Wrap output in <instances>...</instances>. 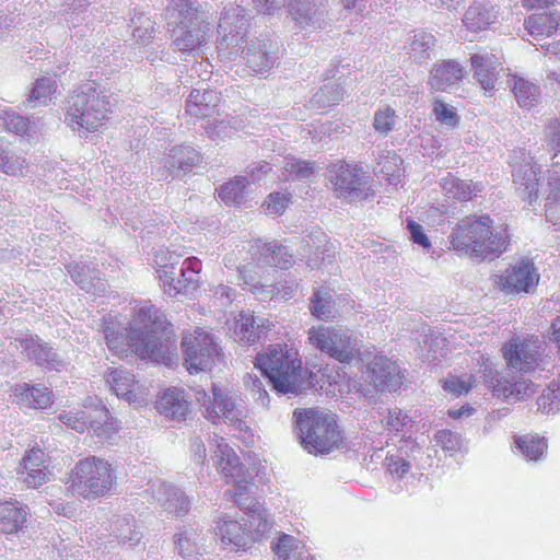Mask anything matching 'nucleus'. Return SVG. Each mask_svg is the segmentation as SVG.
Listing matches in <instances>:
<instances>
[{
    "instance_id": "nucleus-44",
    "label": "nucleus",
    "mask_w": 560,
    "mask_h": 560,
    "mask_svg": "<svg viewBox=\"0 0 560 560\" xmlns=\"http://www.w3.org/2000/svg\"><path fill=\"white\" fill-rule=\"evenodd\" d=\"M106 382L110 385L112 389L118 397L127 400L135 398L133 387L136 384L135 375L127 370L113 369L106 375Z\"/></svg>"
},
{
    "instance_id": "nucleus-52",
    "label": "nucleus",
    "mask_w": 560,
    "mask_h": 560,
    "mask_svg": "<svg viewBox=\"0 0 560 560\" xmlns=\"http://www.w3.org/2000/svg\"><path fill=\"white\" fill-rule=\"evenodd\" d=\"M334 303L328 292L315 291L311 299V312L320 319L332 317Z\"/></svg>"
},
{
    "instance_id": "nucleus-38",
    "label": "nucleus",
    "mask_w": 560,
    "mask_h": 560,
    "mask_svg": "<svg viewBox=\"0 0 560 560\" xmlns=\"http://www.w3.org/2000/svg\"><path fill=\"white\" fill-rule=\"evenodd\" d=\"M360 355L359 339L349 330L337 329L329 358L350 364Z\"/></svg>"
},
{
    "instance_id": "nucleus-19",
    "label": "nucleus",
    "mask_w": 560,
    "mask_h": 560,
    "mask_svg": "<svg viewBox=\"0 0 560 560\" xmlns=\"http://www.w3.org/2000/svg\"><path fill=\"white\" fill-rule=\"evenodd\" d=\"M522 156L523 163L515 165L513 168V182L517 185V189L522 190L524 198L528 200L529 205L534 206L538 200L541 165L533 156H527L525 152H522Z\"/></svg>"
},
{
    "instance_id": "nucleus-32",
    "label": "nucleus",
    "mask_w": 560,
    "mask_h": 560,
    "mask_svg": "<svg viewBox=\"0 0 560 560\" xmlns=\"http://www.w3.org/2000/svg\"><path fill=\"white\" fill-rule=\"evenodd\" d=\"M30 510L19 501L0 502V533L16 534L25 525Z\"/></svg>"
},
{
    "instance_id": "nucleus-4",
    "label": "nucleus",
    "mask_w": 560,
    "mask_h": 560,
    "mask_svg": "<svg viewBox=\"0 0 560 560\" xmlns=\"http://www.w3.org/2000/svg\"><path fill=\"white\" fill-rule=\"evenodd\" d=\"M65 124L79 137L97 131L110 112L109 94L96 81L75 89L67 98Z\"/></svg>"
},
{
    "instance_id": "nucleus-49",
    "label": "nucleus",
    "mask_w": 560,
    "mask_h": 560,
    "mask_svg": "<svg viewBox=\"0 0 560 560\" xmlns=\"http://www.w3.org/2000/svg\"><path fill=\"white\" fill-rule=\"evenodd\" d=\"M248 180L244 176H235L230 182L223 184L219 189V198L226 206H238L245 197V189Z\"/></svg>"
},
{
    "instance_id": "nucleus-53",
    "label": "nucleus",
    "mask_w": 560,
    "mask_h": 560,
    "mask_svg": "<svg viewBox=\"0 0 560 560\" xmlns=\"http://www.w3.org/2000/svg\"><path fill=\"white\" fill-rule=\"evenodd\" d=\"M434 441L438 446L450 453V455L458 453L463 447L462 435L447 429L439 430L434 435Z\"/></svg>"
},
{
    "instance_id": "nucleus-50",
    "label": "nucleus",
    "mask_w": 560,
    "mask_h": 560,
    "mask_svg": "<svg viewBox=\"0 0 560 560\" xmlns=\"http://www.w3.org/2000/svg\"><path fill=\"white\" fill-rule=\"evenodd\" d=\"M336 335L337 328L335 327H312L308 330V342L312 345V347L329 357Z\"/></svg>"
},
{
    "instance_id": "nucleus-30",
    "label": "nucleus",
    "mask_w": 560,
    "mask_h": 560,
    "mask_svg": "<svg viewBox=\"0 0 560 560\" xmlns=\"http://www.w3.org/2000/svg\"><path fill=\"white\" fill-rule=\"evenodd\" d=\"M497 18L494 3L489 0H474L464 14L463 23L468 30L478 32L494 23Z\"/></svg>"
},
{
    "instance_id": "nucleus-7",
    "label": "nucleus",
    "mask_w": 560,
    "mask_h": 560,
    "mask_svg": "<svg viewBox=\"0 0 560 560\" xmlns=\"http://www.w3.org/2000/svg\"><path fill=\"white\" fill-rule=\"evenodd\" d=\"M298 436L311 454H327L342 443L341 432L332 415L315 409H296L293 412Z\"/></svg>"
},
{
    "instance_id": "nucleus-61",
    "label": "nucleus",
    "mask_w": 560,
    "mask_h": 560,
    "mask_svg": "<svg viewBox=\"0 0 560 560\" xmlns=\"http://www.w3.org/2000/svg\"><path fill=\"white\" fill-rule=\"evenodd\" d=\"M18 475L28 488L34 489L40 487L48 480L46 467L30 470H18Z\"/></svg>"
},
{
    "instance_id": "nucleus-42",
    "label": "nucleus",
    "mask_w": 560,
    "mask_h": 560,
    "mask_svg": "<svg viewBox=\"0 0 560 560\" xmlns=\"http://www.w3.org/2000/svg\"><path fill=\"white\" fill-rule=\"evenodd\" d=\"M56 80L50 77L37 79L30 90L26 100L23 102L25 108H36L37 106H47L56 92Z\"/></svg>"
},
{
    "instance_id": "nucleus-24",
    "label": "nucleus",
    "mask_w": 560,
    "mask_h": 560,
    "mask_svg": "<svg viewBox=\"0 0 560 560\" xmlns=\"http://www.w3.org/2000/svg\"><path fill=\"white\" fill-rule=\"evenodd\" d=\"M268 329V319L256 318L250 312L242 311L234 320V340L243 345H254Z\"/></svg>"
},
{
    "instance_id": "nucleus-27",
    "label": "nucleus",
    "mask_w": 560,
    "mask_h": 560,
    "mask_svg": "<svg viewBox=\"0 0 560 560\" xmlns=\"http://www.w3.org/2000/svg\"><path fill=\"white\" fill-rule=\"evenodd\" d=\"M345 75L336 78V73L328 77L319 90L312 96L311 106L315 109L324 110L330 106L339 104L347 94L345 88Z\"/></svg>"
},
{
    "instance_id": "nucleus-41",
    "label": "nucleus",
    "mask_w": 560,
    "mask_h": 560,
    "mask_svg": "<svg viewBox=\"0 0 560 560\" xmlns=\"http://www.w3.org/2000/svg\"><path fill=\"white\" fill-rule=\"evenodd\" d=\"M160 491L163 497L159 500L167 513L184 516L189 512L191 502L182 489L171 483H163Z\"/></svg>"
},
{
    "instance_id": "nucleus-21",
    "label": "nucleus",
    "mask_w": 560,
    "mask_h": 560,
    "mask_svg": "<svg viewBox=\"0 0 560 560\" xmlns=\"http://www.w3.org/2000/svg\"><path fill=\"white\" fill-rule=\"evenodd\" d=\"M366 375L375 387L382 390L395 392L401 385L399 366L385 355H375L369 363Z\"/></svg>"
},
{
    "instance_id": "nucleus-51",
    "label": "nucleus",
    "mask_w": 560,
    "mask_h": 560,
    "mask_svg": "<svg viewBox=\"0 0 560 560\" xmlns=\"http://www.w3.org/2000/svg\"><path fill=\"white\" fill-rule=\"evenodd\" d=\"M396 110L389 106H382L376 109L373 117V128L380 136H387L395 129L397 124Z\"/></svg>"
},
{
    "instance_id": "nucleus-54",
    "label": "nucleus",
    "mask_w": 560,
    "mask_h": 560,
    "mask_svg": "<svg viewBox=\"0 0 560 560\" xmlns=\"http://www.w3.org/2000/svg\"><path fill=\"white\" fill-rule=\"evenodd\" d=\"M405 455L410 456L407 452H404L400 447L397 454H387L385 458V466L392 476H396L398 479H402L405 475L410 470V462L405 458Z\"/></svg>"
},
{
    "instance_id": "nucleus-17",
    "label": "nucleus",
    "mask_w": 560,
    "mask_h": 560,
    "mask_svg": "<svg viewBox=\"0 0 560 560\" xmlns=\"http://www.w3.org/2000/svg\"><path fill=\"white\" fill-rule=\"evenodd\" d=\"M244 54L243 59L246 65L257 73H266L272 69L280 60V47L277 42L270 38H256L250 40L246 50L240 48Z\"/></svg>"
},
{
    "instance_id": "nucleus-28",
    "label": "nucleus",
    "mask_w": 560,
    "mask_h": 560,
    "mask_svg": "<svg viewBox=\"0 0 560 560\" xmlns=\"http://www.w3.org/2000/svg\"><path fill=\"white\" fill-rule=\"evenodd\" d=\"M201 161L200 153L190 145H177L170 150L165 159V167L173 177L187 174Z\"/></svg>"
},
{
    "instance_id": "nucleus-58",
    "label": "nucleus",
    "mask_w": 560,
    "mask_h": 560,
    "mask_svg": "<svg viewBox=\"0 0 560 560\" xmlns=\"http://www.w3.org/2000/svg\"><path fill=\"white\" fill-rule=\"evenodd\" d=\"M244 384L250 392L253 398L262 407H267L270 402L269 394L266 390L262 381L255 374H246Z\"/></svg>"
},
{
    "instance_id": "nucleus-20",
    "label": "nucleus",
    "mask_w": 560,
    "mask_h": 560,
    "mask_svg": "<svg viewBox=\"0 0 560 560\" xmlns=\"http://www.w3.org/2000/svg\"><path fill=\"white\" fill-rule=\"evenodd\" d=\"M91 3V0H66L67 23L70 28H73L72 37L81 38L88 36L93 21H103L104 13L102 10L93 8L88 11V7Z\"/></svg>"
},
{
    "instance_id": "nucleus-14",
    "label": "nucleus",
    "mask_w": 560,
    "mask_h": 560,
    "mask_svg": "<svg viewBox=\"0 0 560 560\" xmlns=\"http://www.w3.org/2000/svg\"><path fill=\"white\" fill-rule=\"evenodd\" d=\"M182 348L184 365L190 374L211 370L215 359L221 354L213 336L201 329L185 336Z\"/></svg>"
},
{
    "instance_id": "nucleus-43",
    "label": "nucleus",
    "mask_w": 560,
    "mask_h": 560,
    "mask_svg": "<svg viewBox=\"0 0 560 560\" xmlns=\"http://www.w3.org/2000/svg\"><path fill=\"white\" fill-rule=\"evenodd\" d=\"M110 536H114L120 544L137 545L142 534L137 529L132 515L116 516L110 523Z\"/></svg>"
},
{
    "instance_id": "nucleus-63",
    "label": "nucleus",
    "mask_w": 560,
    "mask_h": 560,
    "mask_svg": "<svg viewBox=\"0 0 560 560\" xmlns=\"http://www.w3.org/2000/svg\"><path fill=\"white\" fill-rule=\"evenodd\" d=\"M545 138L548 147L556 152L560 149V118L549 120L545 129Z\"/></svg>"
},
{
    "instance_id": "nucleus-25",
    "label": "nucleus",
    "mask_w": 560,
    "mask_h": 560,
    "mask_svg": "<svg viewBox=\"0 0 560 560\" xmlns=\"http://www.w3.org/2000/svg\"><path fill=\"white\" fill-rule=\"evenodd\" d=\"M72 281L81 290L93 295H101L105 292L106 285L100 278V272L88 262L72 261L66 266Z\"/></svg>"
},
{
    "instance_id": "nucleus-35",
    "label": "nucleus",
    "mask_w": 560,
    "mask_h": 560,
    "mask_svg": "<svg viewBox=\"0 0 560 560\" xmlns=\"http://www.w3.org/2000/svg\"><path fill=\"white\" fill-rule=\"evenodd\" d=\"M156 409L160 413L173 420H184L189 410L185 393L178 388H168L159 397Z\"/></svg>"
},
{
    "instance_id": "nucleus-62",
    "label": "nucleus",
    "mask_w": 560,
    "mask_h": 560,
    "mask_svg": "<svg viewBox=\"0 0 560 560\" xmlns=\"http://www.w3.org/2000/svg\"><path fill=\"white\" fill-rule=\"evenodd\" d=\"M43 467H45L44 452L39 448H32L22 457L18 470H30Z\"/></svg>"
},
{
    "instance_id": "nucleus-33",
    "label": "nucleus",
    "mask_w": 560,
    "mask_h": 560,
    "mask_svg": "<svg viewBox=\"0 0 560 560\" xmlns=\"http://www.w3.org/2000/svg\"><path fill=\"white\" fill-rule=\"evenodd\" d=\"M220 103V95L210 89H194L186 101V113L196 118L211 116Z\"/></svg>"
},
{
    "instance_id": "nucleus-6",
    "label": "nucleus",
    "mask_w": 560,
    "mask_h": 560,
    "mask_svg": "<svg viewBox=\"0 0 560 560\" xmlns=\"http://www.w3.org/2000/svg\"><path fill=\"white\" fill-rule=\"evenodd\" d=\"M153 267L164 293L172 298L192 292L199 285L202 265L197 257L182 259V255L161 248L154 254Z\"/></svg>"
},
{
    "instance_id": "nucleus-60",
    "label": "nucleus",
    "mask_w": 560,
    "mask_h": 560,
    "mask_svg": "<svg viewBox=\"0 0 560 560\" xmlns=\"http://www.w3.org/2000/svg\"><path fill=\"white\" fill-rule=\"evenodd\" d=\"M492 393L498 398L511 399L513 395V378L497 374L489 382Z\"/></svg>"
},
{
    "instance_id": "nucleus-55",
    "label": "nucleus",
    "mask_w": 560,
    "mask_h": 560,
    "mask_svg": "<svg viewBox=\"0 0 560 560\" xmlns=\"http://www.w3.org/2000/svg\"><path fill=\"white\" fill-rule=\"evenodd\" d=\"M284 170L294 180H310L315 173V163L302 160H290L285 163Z\"/></svg>"
},
{
    "instance_id": "nucleus-11",
    "label": "nucleus",
    "mask_w": 560,
    "mask_h": 560,
    "mask_svg": "<svg viewBox=\"0 0 560 560\" xmlns=\"http://www.w3.org/2000/svg\"><path fill=\"white\" fill-rule=\"evenodd\" d=\"M96 401L97 405L92 410L63 411L58 415V420L77 432L82 433L88 429L101 440H112L118 432L119 425L102 400L96 399Z\"/></svg>"
},
{
    "instance_id": "nucleus-48",
    "label": "nucleus",
    "mask_w": 560,
    "mask_h": 560,
    "mask_svg": "<svg viewBox=\"0 0 560 560\" xmlns=\"http://www.w3.org/2000/svg\"><path fill=\"white\" fill-rule=\"evenodd\" d=\"M515 447L521 452V454L527 459L537 462L539 460L546 450L547 442L544 438L534 436V435H522L515 438Z\"/></svg>"
},
{
    "instance_id": "nucleus-5",
    "label": "nucleus",
    "mask_w": 560,
    "mask_h": 560,
    "mask_svg": "<svg viewBox=\"0 0 560 560\" xmlns=\"http://www.w3.org/2000/svg\"><path fill=\"white\" fill-rule=\"evenodd\" d=\"M255 366L269 380L277 394L299 395L304 389L302 362L288 345H270L265 353L256 357Z\"/></svg>"
},
{
    "instance_id": "nucleus-16",
    "label": "nucleus",
    "mask_w": 560,
    "mask_h": 560,
    "mask_svg": "<svg viewBox=\"0 0 560 560\" xmlns=\"http://www.w3.org/2000/svg\"><path fill=\"white\" fill-rule=\"evenodd\" d=\"M15 348L25 354L28 361L47 371L60 372L67 366L65 359L36 335L15 338Z\"/></svg>"
},
{
    "instance_id": "nucleus-59",
    "label": "nucleus",
    "mask_w": 560,
    "mask_h": 560,
    "mask_svg": "<svg viewBox=\"0 0 560 560\" xmlns=\"http://www.w3.org/2000/svg\"><path fill=\"white\" fill-rule=\"evenodd\" d=\"M26 166V161L16 156L14 153L4 150L2 154V161L0 162V170L9 175H22L23 170Z\"/></svg>"
},
{
    "instance_id": "nucleus-9",
    "label": "nucleus",
    "mask_w": 560,
    "mask_h": 560,
    "mask_svg": "<svg viewBox=\"0 0 560 560\" xmlns=\"http://www.w3.org/2000/svg\"><path fill=\"white\" fill-rule=\"evenodd\" d=\"M212 396L203 388L195 392V397L203 408L205 417L215 423L223 420L236 429H242L243 419L247 416L244 400L233 390L214 383L211 386Z\"/></svg>"
},
{
    "instance_id": "nucleus-64",
    "label": "nucleus",
    "mask_w": 560,
    "mask_h": 560,
    "mask_svg": "<svg viewBox=\"0 0 560 560\" xmlns=\"http://www.w3.org/2000/svg\"><path fill=\"white\" fill-rule=\"evenodd\" d=\"M545 138L548 147L556 152L560 149V118L549 120L545 129Z\"/></svg>"
},
{
    "instance_id": "nucleus-37",
    "label": "nucleus",
    "mask_w": 560,
    "mask_h": 560,
    "mask_svg": "<svg viewBox=\"0 0 560 560\" xmlns=\"http://www.w3.org/2000/svg\"><path fill=\"white\" fill-rule=\"evenodd\" d=\"M508 83L521 108L530 109L538 105L540 88L536 82L514 74L509 79Z\"/></svg>"
},
{
    "instance_id": "nucleus-8",
    "label": "nucleus",
    "mask_w": 560,
    "mask_h": 560,
    "mask_svg": "<svg viewBox=\"0 0 560 560\" xmlns=\"http://www.w3.org/2000/svg\"><path fill=\"white\" fill-rule=\"evenodd\" d=\"M115 479L114 469L107 460L88 456L71 469L68 491L84 500H94L109 494Z\"/></svg>"
},
{
    "instance_id": "nucleus-23",
    "label": "nucleus",
    "mask_w": 560,
    "mask_h": 560,
    "mask_svg": "<svg viewBox=\"0 0 560 560\" xmlns=\"http://www.w3.org/2000/svg\"><path fill=\"white\" fill-rule=\"evenodd\" d=\"M322 7V0H291L289 13L300 30H316L324 21Z\"/></svg>"
},
{
    "instance_id": "nucleus-10",
    "label": "nucleus",
    "mask_w": 560,
    "mask_h": 560,
    "mask_svg": "<svg viewBox=\"0 0 560 560\" xmlns=\"http://www.w3.org/2000/svg\"><path fill=\"white\" fill-rule=\"evenodd\" d=\"M249 15L234 3L224 5L218 25V54L222 60L234 61L240 56L241 44L247 35Z\"/></svg>"
},
{
    "instance_id": "nucleus-46",
    "label": "nucleus",
    "mask_w": 560,
    "mask_h": 560,
    "mask_svg": "<svg viewBox=\"0 0 560 560\" xmlns=\"http://www.w3.org/2000/svg\"><path fill=\"white\" fill-rule=\"evenodd\" d=\"M155 22L145 13L135 10L130 19L129 27L132 30L133 39L141 45H147L153 38Z\"/></svg>"
},
{
    "instance_id": "nucleus-31",
    "label": "nucleus",
    "mask_w": 560,
    "mask_h": 560,
    "mask_svg": "<svg viewBox=\"0 0 560 560\" xmlns=\"http://www.w3.org/2000/svg\"><path fill=\"white\" fill-rule=\"evenodd\" d=\"M474 69V77L480 83L483 90L491 91L498 80L499 68L501 63L497 56L492 54H474L470 57Z\"/></svg>"
},
{
    "instance_id": "nucleus-40",
    "label": "nucleus",
    "mask_w": 560,
    "mask_h": 560,
    "mask_svg": "<svg viewBox=\"0 0 560 560\" xmlns=\"http://www.w3.org/2000/svg\"><path fill=\"white\" fill-rule=\"evenodd\" d=\"M14 395L19 401L35 409H45L52 402L51 392L43 384L30 385L23 383L16 385Z\"/></svg>"
},
{
    "instance_id": "nucleus-18",
    "label": "nucleus",
    "mask_w": 560,
    "mask_h": 560,
    "mask_svg": "<svg viewBox=\"0 0 560 560\" xmlns=\"http://www.w3.org/2000/svg\"><path fill=\"white\" fill-rule=\"evenodd\" d=\"M538 281L539 275L535 265L526 257L518 259L500 277L501 285L506 292L511 293H528L538 284Z\"/></svg>"
},
{
    "instance_id": "nucleus-34",
    "label": "nucleus",
    "mask_w": 560,
    "mask_h": 560,
    "mask_svg": "<svg viewBox=\"0 0 560 560\" xmlns=\"http://www.w3.org/2000/svg\"><path fill=\"white\" fill-rule=\"evenodd\" d=\"M440 186L447 198L457 201L472 200L483 190L481 183L462 179L451 173L441 178Z\"/></svg>"
},
{
    "instance_id": "nucleus-36",
    "label": "nucleus",
    "mask_w": 560,
    "mask_h": 560,
    "mask_svg": "<svg viewBox=\"0 0 560 560\" xmlns=\"http://www.w3.org/2000/svg\"><path fill=\"white\" fill-rule=\"evenodd\" d=\"M215 535L225 546H234L236 550L250 546V533L245 525L230 518L220 520L214 527Z\"/></svg>"
},
{
    "instance_id": "nucleus-39",
    "label": "nucleus",
    "mask_w": 560,
    "mask_h": 560,
    "mask_svg": "<svg viewBox=\"0 0 560 560\" xmlns=\"http://www.w3.org/2000/svg\"><path fill=\"white\" fill-rule=\"evenodd\" d=\"M436 39L433 34L424 31L415 32L405 44V49L417 63H423L434 54Z\"/></svg>"
},
{
    "instance_id": "nucleus-2",
    "label": "nucleus",
    "mask_w": 560,
    "mask_h": 560,
    "mask_svg": "<svg viewBox=\"0 0 560 560\" xmlns=\"http://www.w3.org/2000/svg\"><path fill=\"white\" fill-rule=\"evenodd\" d=\"M511 235L506 226L493 228L489 215L466 218L450 235L453 249L478 261L493 260L508 250Z\"/></svg>"
},
{
    "instance_id": "nucleus-57",
    "label": "nucleus",
    "mask_w": 560,
    "mask_h": 560,
    "mask_svg": "<svg viewBox=\"0 0 560 560\" xmlns=\"http://www.w3.org/2000/svg\"><path fill=\"white\" fill-rule=\"evenodd\" d=\"M401 163L402 160L397 154H393L392 156L388 155L382 163H380V173L388 180L389 184L397 185L399 183L401 176Z\"/></svg>"
},
{
    "instance_id": "nucleus-15",
    "label": "nucleus",
    "mask_w": 560,
    "mask_h": 560,
    "mask_svg": "<svg viewBox=\"0 0 560 560\" xmlns=\"http://www.w3.org/2000/svg\"><path fill=\"white\" fill-rule=\"evenodd\" d=\"M328 174V178L339 198L355 201L366 196L369 177L362 167L338 161L329 167Z\"/></svg>"
},
{
    "instance_id": "nucleus-3",
    "label": "nucleus",
    "mask_w": 560,
    "mask_h": 560,
    "mask_svg": "<svg viewBox=\"0 0 560 560\" xmlns=\"http://www.w3.org/2000/svg\"><path fill=\"white\" fill-rule=\"evenodd\" d=\"M164 19L172 46L177 51L192 54L210 36L211 23L201 11L199 0H167Z\"/></svg>"
},
{
    "instance_id": "nucleus-12",
    "label": "nucleus",
    "mask_w": 560,
    "mask_h": 560,
    "mask_svg": "<svg viewBox=\"0 0 560 560\" xmlns=\"http://www.w3.org/2000/svg\"><path fill=\"white\" fill-rule=\"evenodd\" d=\"M212 458L220 468L226 482L234 486L235 489L233 493H231L234 502L240 508H246V501L249 500V488L253 485V474L248 469H245L240 457L232 447L223 442V439L218 443L215 454Z\"/></svg>"
},
{
    "instance_id": "nucleus-1",
    "label": "nucleus",
    "mask_w": 560,
    "mask_h": 560,
    "mask_svg": "<svg viewBox=\"0 0 560 560\" xmlns=\"http://www.w3.org/2000/svg\"><path fill=\"white\" fill-rule=\"evenodd\" d=\"M165 326L163 314L153 305L140 306L127 332L113 324L104 323L103 335L110 351L117 354L128 350L145 358L158 359L163 354L161 334Z\"/></svg>"
},
{
    "instance_id": "nucleus-22",
    "label": "nucleus",
    "mask_w": 560,
    "mask_h": 560,
    "mask_svg": "<svg viewBox=\"0 0 560 560\" xmlns=\"http://www.w3.org/2000/svg\"><path fill=\"white\" fill-rule=\"evenodd\" d=\"M249 252L258 264L265 266L287 270L295 262L292 249L278 243H266L259 240L250 245Z\"/></svg>"
},
{
    "instance_id": "nucleus-13",
    "label": "nucleus",
    "mask_w": 560,
    "mask_h": 560,
    "mask_svg": "<svg viewBox=\"0 0 560 560\" xmlns=\"http://www.w3.org/2000/svg\"><path fill=\"white\" fill-rule=\"evenodd\" d=\"M502 353L512 372L532 373L545 370L549 363L545 355V343L538 338H512L502 347Z\"/></svg>"
},
{
    "instance_id": "nucleus-26",
    "label": "nucleus",
    "mask_w": 560,
    "mask_h": 560,
    "mask_svg": "<svg viewBox=\"0 0 560 560\" xmlns=\"http://www.w3.org/2000/svg\"><path fill=\"white\" fill-rule=\"evenodd\" d=\"M464 78L463 66L452 59L434 63L428 84L435 91H447L456 86Z\"/></svg>"
},
{
    "instance_id": "nucleus-29",
    "label": "nucleus",
    "mask_w": 560,
    "mask_h": 560,
    "mask_svg": "<svg viewBox=\"0 0 560 560\" xmlns=\"http://www.w3.org/2000/svg\"><path fill=\"white\" fill-rule=\"evenodd\" d=\"M177 553L185 560L196 559L205 550V536L195 526H184L174 535Z\"/></svg>"
},
{
    "instance_id": "nucleus-56",
    "label": "nucleus",
    "mask_w": 560,
    "mask_h": 560,
    "mask_svg": "<svg viewBox=\"0 0 560 560\" xmlns=\"http://www.w3.org/2000/svg\"><path fill=\"white\" fill-rule=\"evenodd\" d=\"M433 113L436 121L448 128H455L459 124V116L453 106L441 100H436L433 104Z\"/></svg>"
},
{
    "instance_id": "nucleus-45",
    "label": "nucleus",
    "mask_w": 560,
    "mask_h": 560,
    "mask_svg": "<svg viewBox=\"0 0 560 560\" xmlns=\"http://www.w3.org/2000/svg\"><path fill=\"white\" fill-rule=\"evenodd\" d=\"M558 25L559 18L556 14H533L525 20V27L533 37L549 36Z\"/></svg>"
},
{
    "instance_id": "nucleus-47",
    "label": "nucleus",
    "mask_w": 560,
    "mask_h": 560,
    "mask_svg": "<svg viewBox=\"0 0 560 560\" xmlns=\"http://www.w3.org/2000/svg\"><path fill=\"white\" fill-rule=\"evenodd\" d=\"M246 508H242L243 510H249L247 514V520L245 523V527L248 533H250V545L254 541L260 540L271 528V523L261 515V513L257 512L256 509H253L255 505L253 504V500L249 498L246 501Z\"/></svg>"
}]
</instances>
